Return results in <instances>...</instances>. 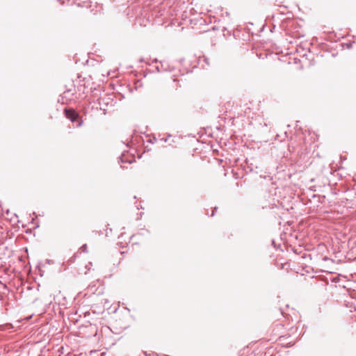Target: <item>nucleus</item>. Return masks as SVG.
I'll return each instance as SVG.
<instances>
[{
    "label": "nucleus",
    "instance_id": "2",
    "mask_svg": "<svg viewBox=\"0 0 356 356\" xmlns=\"http://www.w3.org/2000/svg\"><path fill=\"white\" fill-rule=\"evenodd\" d=\"M81 125V122H79V126L80 127Z\"/></svg>",
    "mask_w": 356,
    "mask_h": 356
},
{
    "label": "nucleus",
    "instance_id": "1",
    "mask_svg": "<svg viewBox=\"0 0 356 356\" xmlns=\"http://www.w3.org/2000/svg\"><path fill=\"white\" fill-rule=\"evenodd\" d=\"M64 113L67 118L71 121L74 122L79 118V114L72 108H65Z\"/></svg>",
    "mask_w": 356,
    "mask_h": 356
}]
</instances>
